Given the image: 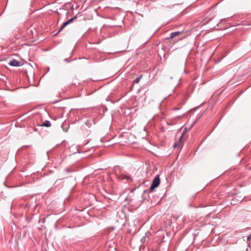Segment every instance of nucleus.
<instances>
[{
  "mask_svg": "<svg viewBox=\"0 0 251 251\" xmlns=\"http://www.w3.org/2000/svg\"><path fill=\"white\" fill-rule=\"evenodd\" d=\"M76 19V17L75 16L74 17L69 19L68 21L70 22V23H72L75 19Z\"/></svg>",
  "mask_w": 251,
  "mask_h": 251,
  "instance_id": "nucleus-8",
  "label": "nucleus"
},
{
  "mask_svg": "<svg viewBox=\"0 0 251 251\" xmlns=\"http://www.w3.org/2000/svg\"><path fill=\"white\" fill-rule=\"evenodd\" d=\"M65 171L66 172H71V171L68 168L66 169Z\"/></svg>",
  "mask_w": 251,
  "mask_h": 251,
  "instance_id": "nucleus-10",
  "label": "nucleus"
},
{
  "mask_svg": "<svg viewBox=\"0 0 251 251\" xmlns=\"http://www.w3.org/2000/svg\"><path fill=\"white\" fill-rule=\"evenodd\" d=\"M251 239V234H250L248 236L247 240L250 241Z\"/></svg>",
  "mask_w": 251,
  "mask_h": 251,
  "instance_id": "nucleus-9",
  "label": "nucleus"
},
{
  "mask_svg": "<svg viewBox=\"0 0 251 251\" xmlns=\"http://www.w3.org/2000/svg\"><path fill=\"white\" fill-rule=\"evenodd\" d=\"M41 126L45 127H50L51 126V124L49 121L46 120Z\"/></svg>",
  "mask_w": 251,
  "mask_h": 251,
  "instance_id": "nucleus-4",
  "label": "nucleus"
},
{
  "mask_svg": "<svg viewBox=\"0 0 251 251\" xmlns=\"http://www.w3.org/2000/svg\"><path fill=\"white\" fill-rule=\"evenodd\" d=\"M181 33V32H180V31H176V32H172L171 33V35L169 37H168L167 38V39H173L174 37H176V36L179 35V34H180Z\"/></svg>",
  "mask_w": 251,
  "mask_h": 251,
  "instance_id": "nucleus-3",
  "label": "nucleus"
},
{
  "mask_svg": "<svg viewBox=\"0 0 251 251\" xmlns=\"http://www.w3.org/2000/svg\"><path fill=\"white\" fill-rule=\"evenodd\" d=\"M159 184H160L159 176L157 175L155 176V177L153 179L151 184L150 186V188L149 189L150 192H152L155 188L159 186Z\"/></svg>",
  "mask_w": 251,
  "mask_h": 251,
  "instance_id": "nucleus-1",
  "label": "nucleus"
},
{
  "mask_svg": "<svg viewBox=\"0 0 251 251\" xmlns=\"http://www.w3.org/2000/svg\"><path fill=\"white\" fill-rule=\"evenodd\" d=\"M182 138V136H181L179 139V141L175 143L174 145V148H177L180 147L181 143V138Z\"/></svg>",
  "mask_w": 251,
  "mask_h": 251,
  "instance_id": "nucleus-5",
  "label": "nucleus"
},
{
  "mask_svg": "<svg viewBox=\"0 0 251 251\" xmlns=\"http://www.w3.org/2000/svg\"><path fill=\"white\" fill-rule=\"evenodd\" d=\"M66 23L68 25L70 24V22L68 21H66Z\"/></svg>",
  "mask_w": 251,
  "mask_h": 251,
  "instance_id": "nucleus-11",
  "label": "nucleus"
},
{
  "mask_svg": "<svg viewBox=\"0 0 251 251\" xmlns=\"http://www.w3.org/2000/svg\"><path fill=\"white\" fill-rule=\"evenodd\" d=\"M142 75H140L138 77H136L135 80H134V83H138L141 79V78L142 77Z\"/></svg>",
  "mask_w": 251,
  "mask_h": 251,
  "instance_id": "nucleus-6",
  "label": "nucleus"
},
{
  "mask_svg": "<svg viewBox=\"0 0 251 251\" xmlns=\"http://www.w3.org/2000/svg\"><path fill=\"white\" fill-rule=\"evenodd\" d=\"M8 64L13 67H19L21 66L20 62L15 59H13L10 61Z\"/></svg>",
  "mask_w": 251,
  "mask_h": 251,
  "instance_id": "nucleus-2",
  "label": "nucleus"
},
{
  "mask_svg": "<svg viewBox=\"0 0 251 251\" xmlns=\"http://www.w3.org/2000/svg\"><path fill=\"white\" fill-rule=\"evenodd\" d=\"M68 25V24H67L66 22H64L61 27L60 28V29L59 30L58 32H59L60 31H61L66 26H67Z\"/></svg>",
  "mask_w": 251,
  "mask_h": 251,
  "instance_id": "nucleus-7",
  "label": "nucleus"
}]
</instances>
